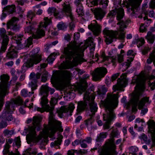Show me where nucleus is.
Returning <instances> with one entry per match:
<instances>
[{
	"label": "nucleus",
	"instance_id": "obj_40",
	"mask_svg": "<svg viewBox=\"0 0 155 155\" xmlns=\"http://www.w3.org/2000/svg\"><path fill=\"white\" fill-rule=\"evenodd\" d=\"M153 61V63L155 66V54H152L148 59L147 60V62L148 64H150Z\"/></svg>",
	"mask_w": 155,
	"mask_h": 155
},
{
	"label": "nucleus",
	"instance_id": "obj_64",
	"mask_svg": "<svg viewBox=\"0 0 155 155\" xmlns=\"http://www.w3.org/2000/svg\"><path fill=\"white\" fill-rule=\"evenodd\" d=\"M75 150H71L68 151V155H74V151Z\"/></svg>",
	"mask_w": 155,
	"mask_h": 155
},
{
	"label": "nucleus",
	"instance_id": "obj_50",
	"mask_svg": "<svg viewBox=\"0 0 155 155\" xmlns=\"http://www.w3.org/2000/svg\"><path fill=\"white\" fill-rule=\"evenodd\" d=\"M55 55L56 54L54 53H53L51 54L50 56L48 57L47 59V61L49 63H52L54 61L55 58L52 57H54Z\"/></svg>",
	"mask_w": 155,
	"mask_h": 155
},
{
	"label": "nucleus",
	"instance_id": "obj_58",
	"mask_svg": "<svg viewBox=\"0 0 155 155\" xmlns=\"http://www.w3.org/2000/svg\"><path fill=\"white\" fill-rule=\"evenodd\" d=\"M133 60V58H129L127 60V62L126 63V65L127 66V68L130 66L131 62Z\"/></svg>",
	"mask_w": 155,
	"mask_h": 155
},
{
	"label": "nucleus",
	"instance_id": "obj_31",
	"mask_svg": "<svg viewBox=\"0 0 155 155\" xmlns=\"http://www.w3.org/2000/svg\"><path fill=\"white\" fill-rule=\"evenodd\" d=\"M107 90L105 86H101L98 88V91H97V94L100 96H102L105 95Z\"/></svg>",
	"mask_w": 155,
	"mask_h": 155
},
{
	"label": "nucleus",
	"instance_id": "obj_59",
	"mask_svg": "<svg viewBox=\"0 0 155 155\" xmlns=\"http://www.w3.org/2000/svg\"><path fill=\"white\" fill-rule=\"evenodd\" d=\"M81 140H76L74 142H73L72 143V145L73 146H75L76 145H78L79 143L80 144Z\"/></svg>",
	"mask_w": 155,
	"mask_h": 155
},
{
	"label": "nucleus",
	"instance_id": "obj_51",
	"mask_svg": "<svg viewBox=\"0 0 155 155\" xmlns=\"http://www.w3.org/2000/svg\"><path fill=\"white\" fill-rule=\"evenodd\" d=\"M34 30L33 27L32 26H30L26 27L25 28V33H32L34 31Z\"/></svg>",
	"mask_w": 155,
	"mask_h": 155
},
{
	"label": "nucleus",
	"instance_id": "obj_6",
	"mask_svg": "<svg viewBox=\"0 0 155 155\" xmlns=\"http://www.w3.org/2000/svg\"><path fill=\"white\" fill-rule=\"evenodd\" d=\"M95 96L94 92L91 90L87 91L84 95V101H80L78 103L77 110L80 112L84 110L87 104L90 107V110L94 115L97 110V104L94 101Z\"/></svg>",
	"mask_w": 155,
	"mask_h": 155
},
{
	"label": "nucleus",
	"instance_id": "obj_32",
	"mask_svg": "<svg viewBox=\"0 0 155 155\" xmlns=\"http://www.w3.org/2000/svg\"><path fill=\"white\" fill-rule=\"evenodd\" d=\"M130 4L133 8H135L139 5L141 0H129Z\"/></svg>",
	"mask_w": 155,
	"mask_h": 155
},
{
	"label": "nucleus",
	"instance_id": "obj_17",
	"mask_svg": "<svg viewBox=\"0 0 155 155\" xmlns=\"http://www.w3.org/2000/svg\"><path fill=\"white\" fill-rule=\"evenodd\" d=\"M75 107L73 103L70 104L68 107H62L60 110L58 111V116L61 117H62L63 115V113H69L70 115H71V113L74 110Z\"/></svg>",
	"mask_w": 155,
	"mask_h": 155
},
{
	"label": "nucleus",
	"instance_id": "obj_24",
	"mask_svg": "<svg viewBox=\"0 0 155 155\" xmlns=\"http://www.w3.org/2000/svg\"><path fill=\"white\" fill-rule=\"evenodd\" d=\"M11 112L6 110H4L2 115V117L3 119L9 121L12 120L14 118L11 114Z\"/></svg>",
	"mask_w": 155,
	"mask_h": 155
},
{
	"label": "nucleus",
	"instance_id": "obj_54",
	"mask_svg": "<svg viewBox=\"0 0 155 155\" xmlns=\"http://www.w3.org/2000/svg\"><path fill=\"white\" fill-rule=\"evenodd\" d=\"M85 140H81L80 144L81 146L83 148H85L87 147V145L86 144Z\"/></svg>",
	"mask_w": 155,
	"mask_h": 155
},
{
	"label": "nucleus",
	"instance_id": "obj_8",
	"mask_svg": "<svg viewBox=\"0 0 155 155\" xmlns=\"http://www.w3.org/2000/svg\"><path fill=\"white\" fill-rule=\"evenodd\" d=\"M9 79V76L5 74H3L0 77L1 81L0 83V111L4 104V97L8 94L7 89Z\"/></svg>",
	"mask_w": 155,
	"mask_h": 155
},
{
	"label": "nucleus",
	"instance_id": "obj_49",
	"mask_svg": "<svg viewBox=\"0 0 155 155\" xmlns=\"http://www.w3.org/2000/svg\"><path fill=\"white\" fill-rule=\"evenodd\" d=\"M48 76V72L46 71H44L41 77V81L43 82H45L47 80Z\"/></svg>",
	"mask_w": 155,
	"mask_h": 155
},
{
	"label": "nucleus",
	"instance_id": "obj_43",
	"mask_svg": "<svg viewBox=\"0 0 155 155\" xmlns=\"http://www.w3.org/2000/svg\"><path fill=\"white\" fill-rule=\"evenodd\" d=\"M58 29L59 30H64L67 28V26L64 23H59L57 25Z\"/></svg>",
	"mask_w": 155,
	"mask_h": 155
},
{
	"label": "nucleus",
	"instance_id": "obj_29",
	"mask_svg": "<svg viewBox=\"0 0 155 155\" xmlns=\"http://www.w3.org/2000/svg\"><path fill=\"white\" fill-rule=\"evenodd\" d=\"M3 10L9 14H12L15 11V6L14 5H8L4 8Z\"/></svg>",
	"mask_w": 155,
	"mask_h": 155
},
{
	"label": "nucleus",
	"instance_id": "obj_55",
	"mask_svg": "<svg viewBox=\"0 0 155 155\" xmlns=\"http://www.w3.org/2000/svg\"><path fill=\"white\" fill-rule=\"evenodd\" d=\"M26 107L24 106H21L19 109V112L21 114H23L25 113V110L24 109V108Z\"/></svg>",
	"mask_w": 155,
	"mask_h": 155
},
{
	"label": "nucleus",
	"instance_id": "obj_21",
	"mask_svg": "<svg viewBox=\"0 0 155 155\" xmlns=\"http://www.w3.org/2000/svg\"><path fill=\"white\" fill-rule=\"evenodd\" d=\"M91 114H89L88 115L89 116H90V117L86 120L85 122V125L88 130L89 131H91L92 129L93 126H92V124L94 121V119L93 118V117L95 115V114L93 115L92 114V112H91ZM94 114H95V113Z\"/></svg>",
	"mask_w": 155,
	"mask_h": 155
},
{
	"label": "nucleus",
	"instance_id": "obj_12",
	"mask_svg": "<svg viewBox=\"0 0 155 155\" xmlns=\"http://www.w3.org/2000/svg\"><path fill=\"white\" fill-rule=\"evenodd\" d=\"M118 134L117 130L116 129L113 130L111 133L112 137L107 140L103 148L115 151L116 146L114 142V137H116Z\"/></svg>",
	"mask_w": 155,
	"mask_h": 155
},
{
	"label": "nucleus",
	"instance_id": "obj_22",
	"mask_svg": "<svg viewBox=\"0 0 155 155\" xmlns=\"http://www.w3.org/2000/svg\"><path fill=\"white\" fill-rule=\"evenodd\" d=\"M0 36L3 39L2 43L8 44L9 38L6 34V31L4 28H0Z\"/></svg>",
	"mask_w": 155,
	"mask_h": 155
},
{
	"label": "nucleus",
	"instance_id": "obj_2",
	"mask_svg": "<svg viewBox=\"0 0 155 155\" xmlns=\"http://www.w3.org/2000/svg\"><path fill=\"white\" fill-rule=\"evenodd\" d=\"M87 47H90V50L94 51L95 44L92 37H89L83 46L80 47L77 45L75 41H71L64 48L63 54L66 59L65 62L61 64L63 68L69 69L85 61L80 57V53L83 52Z\"/></svg>",
	"mask_w": 155,
	"mask_h": 155
},
{
	"label": "nucleus",
	"instance_id": "obj_30",
	"mask_svg": "<svg viewBox=\"0 0 155 155\" xmlns=\"http://www.w3.org/2000/svg\"><path fill=\"white\" fill-rule=\"evenodd\" d=\"M146 38L150 43L152 44L155 39V35L151 31H148Z\"/></svg>",
	"mask_w": 155,
	"mask_h": 155
},
{
	"label": "nucleus",
	"instance_id": "obj_60",
	"mask_svg": "<svg viewBox=\"0 0 155 155\" xmlns=\"http://www.w3.org/2000/svg\"><path fill=\"white\" fill-rule=\"evenodd\" d=\"M47 66V64L45 63H43L40 64V66H38V69H41L42 68H45Z\"/></svg>",
	"mask_w": 155,
	"mask_h": 155
},
{
	"label": "nucleus",
	"instance_id": "obj_7",
	"mask_svg": "<svg viewBox=\"0 0 155 155\" xmlns=\"http://www.w3.org/2000/svg\"><path fill=\"white\" fill-rule=\"evenodd\" d=\"M71 73L68 71H64L62 72L56 71L53 74L51 81L52 84H64L71 80Z\"/></svg>",
	"mask_w": 155,
	"mask_h": 155
},
{
	"label": "nucleus",
	"instance_id": "obj_42",
	"mask_svg": "<svg viewBox=\"0 0 155 155\" xmlns=\"http://www.w3.org/2000/svg\"><path fill=\"white\" fill-rule=\"evenodd\" d=\"M136 40L137 46L138 47L142 46L145 42L144 39L142 38H138Z\"/></svg>",
	"mask_w": 155,
	"mask_h": 155
},
{
	"label": "nucleus",
	"instance_id": "obj_23",
	"mask_svg": "<svg viewBox=\"0 0 155 155\" xmlns=\"http://www.w3.org/2000/svg\"><path fill=\"white\" fill-rule=\"evenodd\" d=\"M89 77V75L88 74H84L82 77V79L84 80V81L85 83L84 85H81L78 87V91L80 94L82 93L86 89L87 87V84L85 82V80L88 78Z\"/></svg>",
	"mask_w": 155,
	"mask_h": 155
},
{
	"label": "nucleus",
	"instance_id": "obj_1",
	"mask_svg": "<svg viewBox=\"0 0 155 155\" xmlns=\"http://www.w3.org/2000/svg\"><path fill=\"white\" fill-rule=\"evenodd\" d=\"M54 91V89L49 87L46 84L43 85L41 87L39 94L42 97L41 98L40 103L45 111L49 112V125H45L43 131L38 137H36L35 130L37 131L40 130V122L42 120V118L41 117H34L32 120L33 125L29 127L28 134L27 136L26 139L28 141L38 143L42 147L47 144L48 137H52L57 129L55 126L57 121L54 119L53 113L54 108V106L52 105L50 106L47 104L48 100L47 97L49 91H50V94H52Z\"/></svg>",
	"mask_w": 155,
	"mask_h": 155
},
{
	"label": "nucleus",
	"instance_id": "obj_14",
	"mask_svg": "<svg viewBox=\"0 0 155 155\" xmlns=\"http://www.w3.org/2000/svg\"><path fill=\"white\" fill-rule=\"evenodd\" d=\"M17 43L21 48L25 47H29L32 43V39L29 38L26 40L23 39V36H15L14 39Z\"/></svg>",
	"mask_w": 155,
	"mask_h": 155
},
{
	"label": "nucleus",
	"instance_id": "obj_46",
	"mask_svg": "<svg viewBox=\"0 0 155 155\" xmlns=\"http://www.w3.org/2000/svg\"><path fill=\"white\" fill-rule=\"evenodd\" d=\"M8 125L6 120H2L0 122V129L5 128Z\"/></svg>",
	"mask_w": 155,
	"mask_h": 155
},
{
	"label": "nucleus",
	"instance_id": "obj_26",
	"mask_svg": "<svg viewBox=\"0 0 155 155\" xmlns=\"http://www.w3.org/2000/svg\"><path fill=\"white\" fill-rule=\"evenodd\" d=\"M108 1L107 0H93L92 4L95 5H97L98 4L103 5V7L106 8L108 5Z\"/></svg>",
	"mask_w": 155,
	"mask_h": 155
},
{
	"label": "nucleus",
	"instance_id": "obj_15",
	"mask_svg": "<svg viewBox=\"0 0 155 155\" xmlns=\"http://www.w3.org/2000/svg\"><path fill=\"white\" fill-rule=\"evenodd\" d=\"M126 77V74L124 73L120 76V78L118 79L117 84L114 85L113 88L114 91L120 90L121 87L126 86L127 83Z\"/></svg>",
	"mask_w": 155,
	"mask_h": 155
},
{
	"label": "nucleus",
	"instance_id": "obj_25",
	"mask_svg": "<svg viewBox=\"0 0 155 155\" xmlns=\"http://www.w3.org/2000/svg\"><path fill=\"white\" fill-rule=\"evenodd\" d=\"M7 56L9 58H14L17 56V51L14 49V47H12L11 49L8 50V51L7 54Z\"/></svg>",
	"mask_w": 155,
	"mask_h": 155
},
{
	"label": "nucleus",
	"instance_id": "obj_27",
	"mask_svg": "<svg viewBox=\"0 0 155 155\" xmlns=\"http://www.w3.org/2000/svg\"><path fill=\"white\" fill-rule=\"evenodd\" d=\"M115 154V151L103 148L100 155H114Z\"/></svg>",
	"mask_w": 155,
	"mask_h": 155
},
{
	"label": "nucleus",
	"instance_id": "obj_36",
	"mask_svg": "<svg viewBox=\"0 0 155 155\" xmlns=\"http://www.w3.org/2000/svg\"><path fill=\"white\" fill-rule=\"evenodd\" d=\"M37 81L35 79H31V81L29 83V85L31 86L32 90V92H33V91L36 89L38 86L37 85Z\"/></svg>",
	"mask_w": 155,
	"mask_h": 155
},
{
	"label": "nucleus",
	"instance_id": "obj_9",
	"mask_svg": "<svg viewBox=\"0 0 155 155\" xmlns=\"http://www.w3.org/2000/svg\"><path fill=\"white\" fill-rule=\"evenodd\" d=\"M39 51V48L32 50L29 54L30 58L28 59L25 65L28 67H32L34 64H37L41 61V56L38 54Z\"/></svg>",
	"mask_w": 155,
	"mask_h": 155
},
{
	"label": "nucleus",
	"instance_id": "obj_39",
	"mask_svg": "<svg viewBox=\"0 0 155 155\" xmlns=\"http://www.w3.org/2000/svg\"><path fill=\"white\" fill-rule=\"evenodd\" d=\"M34 92H28L27 90L25 89H23L21 91V95L24 97H29L32 94H33Z\"/></svg>",
	"mask_w": 155,
	"mask_h": 155
},
{
	"label": "nucleus",
	"instance_id": "obj_37",
	"mask_svg": "<svg viewBox=\"0 0 155 155\" xmlns=\"http://www.w3.org/2000/svg\"><path fill=\"white\" fill-rule=\"evenodd\" d=\"M76 12L79 16H81L84 15L83 7L82 5L77 7Z\"/></svg>",
	"mask_w": 155,
	"mask_h": 155
},
{
	"label": "nucleus",
	"instance_id": "obj_13",
	"mask_svg": "<svg viewBox=\"0 0 155 155\" xmlns=\"http://www.w3.org/2000/svg\"><path fill=\"white\" fill-rule=\"evenodd\" d=\"M23 101L20 97H17L15 99L12 100L11 102L7 101L4 110L12 112L15 110L14 107L15 105H20L22 104Z\"/></svg>",
	"mask_w": 155,
	"mask_h": 155
},
{
	"label": "nucleus",
	"instance_id": "obj_57",
	"mask_svg": "<svg viewBox=\"0 0 155 155\" xmlns=\"http://www.w3.org/2000/svg\"><path fill=\"white\" fill-rule=\"evenodd\" d=\"M120 74L119 73H117L115 74H113L111 77V80L112 81L115 80L117 77Z\"/></svg>",
	"mask_w": 155,
	"mask_h": 155
},
{
	"label": "nucleus",
	"instance_id": "obj_61",
	"mask_svg": "<svg viewBox=\"0 0 155 155\" xmlns=\"http://www.w3.org/2000/svg\"><path fill=\"white\" fill-rule=\"evenodd\" d=\"M69 27L70 30H73L74 27H75V25L74 23V22L73 21H72L69 24Z\"/></svg>",
	"mask_w": 155,
	"mask_h": 155
},
{
	"label": "nucleus",
	"instance_id": "obj_34",
	"mask_svg": "<svg viewBox=\"0 0 155 155\" xmlns=\"http://www.w3.org/2000/svg\"><path fill=\"white\" fill-rule=\"evenodd\" d=\"M48 13L54 14V15L55 17H57L58 15V12L56 10V8L54 7H51L49 8L48 10Z\"/></svg>",
	"mask_w": 155,
	"mask_h": 155
},
{
	"label": "nucleus",
	"instance_id": "obj_63",
	"mask_svg": "<svg viewBox=\"0 0 155 155\" xmlns=\"http://www.w3.org/2000/svg\"><path fill=\"white\" fill-rule=\"evenodd\" d=\"M150 7L152 8H154L155 7V0H152L151 1Z\"/></svg>",
	"mask_w": 155,
	"mask_h": 155
},
{
	"label": "nucleus",
	"instance_id": "obj_11",
	"mask_svg": "<svg viewBox=\"0 0 155 155\" xmlns=\"http://www.w3.org/2000/svg\"><path fill=\"white\" fill-rule=\"evenodd\" d=\"M107 72V69L104 67H99L96 68L91 74L94 81H100L104 77Z\"/></svg>",
	"mask_w": 155,
	"mask_h": 155
},
{
	"label": "nucleus",
	"instance_id": "obj_38",
	"mask_svg": "<svg viewBox=\"0 0 155 155\" xmlns=\"http://www.w3.org/2000/svg\"><path fill=\"white\" fill-rule=\"evenodd\" d=\"M107 135V132H102L97 137L96 140L97 142H99L102 140L103 139L106 137Z\"/></svg>",
	"mask_w": 155,
	"mask_h": 155
},
{
	"label": "nucleus",
	"instance_id": "obj_45",
	"mask_svg": "<svg viewBox=\"0 0 155 155\" xmlns=\"http://www.w3.org/2000/svg\"><path fill=\"white\" fill-rule=\"evenodd\" d=\"M41 76V74L39 73L35 74L34 73H31V74L30 77L31 79H35L37 81V79L39 78Z\"/></svg>",
	"mask_w": 155,
	"mask_h": 155
},
{
	"label": "nucleus",
	"instance_id": "obj_48",
	"mask_svg": "<svg viewBox=\"0 0 155 155\" xmlns=\"http://www.w3.org/2000/svg\"><path fill=\"white\" fill-rule=\"evenodd\" d=\"M138 150V149L135 147L131 146L129 148L130 153H132L133 155H136V152Z\"/></svg>",
	"mask_w": 155,
	"mask_h": 155
},
{
	"label": "nucleus",
	"instance_id": "obj_35",
	"mask_svg": "<svg viewBox=\"0 0 155 155\" xmlns=\"http://www.w3.org/2000/svg\"><path fill=\"white\" fill-rule=\"evenodd\" d=\"M63 138V136L59 134L57 140L55 141L54 143H51V146H57L58 145H60Z\"/></svg>",
	"mask_w": 155,
	"mask_h": 155
},
{
	"label": "nucleus",
	"instance_id": "obj_10",
	"mask_svg": "<svg viewBox=\"0 0 155 155\" xmlns=\"http://www.w3.org/2000/svg\"><path fill=\"white\" fill-rule=\"evenodd\" d=\"M44 23H41L40 25L39 28L37 29L35 34L32 35L33 38L35 39L39 38L44 36L45 35V32L44 30L41 28V27L46 28L48 25L51 23V20L47 17H45L44 18Z\"/></svg>",
	"mask_w": 155,
	"mask_h": 155
},
{
	"label": "nucleus",
	"instance_id": "obj_3",
	"mask_svg": "<svg viewBox=\"0 0 155 155\" xmlns=\"http://www.w3.org/2000/svg\"><path fill=\"white\" fill-rule=\"evenodd\" d=\"M116 14L117 18L118 21L117 25H119L118 31L110 30L105 28L103 31L105 38V41L107 44L111 43L114 38L124 40L125 37L124 29L127 28V25L130 21L122 19L124 16V9L121 8L112 10L108 14V16L111 18L115 17Z\"/></svg>",
	"mask_w": 155,
	"mask_h": 155
},
{
	"label": "nucleus",
	"instance_id": "obj_4",
	"mask_svg": "<svg viewBox=\"0 0 155 155\" xmlns=\"http://www.w3.org/2000/svg\"><path fill=\"white\" fill-rule=\"evenodd\" d=\"M118 93L112 94L108 93L104 101H101V103L106 110L107 114H103V119L105 121L103 125L104 129L109 128L111 122L115 118L114 110L118 105Z\"/></svg>",
	"mask_w": 155,
	"mask_h": 155
},
{
	"label": "nucleus",
	"instance_id": "obj_33",
	"mask_svg": "<svg viewBox=\"0 0 155 155\" xmlns=\"http://www.w3.org/2000/svg\"><path fill=\"white\" fill-rule=\"evenodd\" d=\"M14 133V131L13 130H9L8 129H5L3 132V134L5 137H11Z\"/></svg>",
	"mask_w": 155,
	"mask_h": 155
},
{
	"label": "nucleus",
	"instance_id": "obj_56",
	"mask_svg": "<svg viewBox=\"0 0 155 155\" xmlns=\"http://www.w3.org/2000/svg\"><path fill=\"white\" fill-rule=\"evenodd\" d=\"M75 69L79 75H81L85 72V71L83 70L80 69L78 68H77Z\"/></svg>",
	"mask_w": 155,
	"mask_h": 155
},
{
	"label": "nucleus",
	"instance_id": "obj_5",
	"mask_svg": "<svg viewBox=\"0 0 155 155\" xmlns=\"http://www.w3.org/2000/svg\"><path fill=\"white\" fill-rule=\"evenodd\" d=\"M135 88V92L133 93L132 98L130 102L127 104L128 107H129L131 105H132V110L133 112L137 110V106H138L139 109H140L143 107L145 103L148 102L149 101L148 98L143 97L139 101V99L145 89L144 81H139L137 82Z\"/></svg>",
	"mask_w": 155,
	"mask_h": 155
},
{
	"label": "nucleus",
	"instance_id": "obj_53",
	"mask_svg": "<svg viewBox=\"0 0 155 155\" xmlns=\"http://www.w3.org/2000/svg\"><path fill=\"white\" fill-rule=\"evenodd\" d=\"M82 1V0H75L74 3L76 5L77 7L82 5L81 2Z\"/></svg>",
	"mask_w": 155,
	"mask_h": 155
},
{
	"label": "nucleus",
	"instance_id": "obj_16",
	"mask_svg": "<svg viewBox=\"0 0 155 155\" xmlns=\"http://www.w3.org/2000/svg\"><path fill=\"white\" fill-rule=\"evenodd\" d=\"M18 19L15 17L12 18L7 23V26L8 29H10L13 31H18L20 28L18 25L17 24Z\"/></svg>",
	"mask_w": 155,
	"mask_h": 155
},
{
	"label": "nucleus",
	"instance_id": "obj_62",
	"mask_svg": "<svg viewBox=\"0 0 155 155\" xmlns=\"http://www.w3.org/2000/svg\"><path fill=\"white\" fill-rule=\"evenodd\" d=\"M74 39H78L80 37L79 33L78 32L75 33L74 34Z\"/></svg>",
	"mask_w": 155,
	"mask_h": 155
},
{
	"label": "nucleus",
	"instance_id": "obj_28",
	"mask_svg": "<svg viewBox=\"0 0 155 155\" xmlns=\"http://www.w3.org/2000/svg\"><path fill=\"white\" fill-rule=\"evenodd\" d=\"M148 127L150 132L155 134V122L153 120H149L147 122Z\"/></svg>",
	"mask_w": 155,
	"mask_h": 155
},
{
	"label": "nucleus",
	"instance_id": "obj_19",
	"mask_svg": "<svg viewBox=\"0 0 155 155\" xmlns=\"http://www.w3.org/2000/svg\"><path fill=\"white\" fill-rule=\"evenodd\" d=\"M62 6L63 8L62 11V12L65 14L67 16L70 17L71 20H73L74 18L71 12V8L69 3L65 1Z\"/></svg>",
	"mask_w": 155,
	"mask_h": 155
},
{
	"label": "nucleus",
	"instance_id": "obj_18",
	"mask_svg": "<svg viewBox=\"0 0 155 155\" xmlns=\"http://www.w3.org/2000/svg\"><path fill=\"white\" fill-rule=\"evenodd\" d=\"M95 23H91L88 25V28L92 31L93 34L96 36L98 35L101 32V27L100 25L97 23L95 20H94Z\"/></svg>",
	"mask_w": 155,
	"mask_h": 155
},
{
	"label": "nucleus",
	"instance_id": "obj_20",
	"mask_svg": "<svg viewBox=\"0 0 155 155\" xmlns=\"http://www.w3.org/2000/svg\"><path fill=\"white\" fill-rule=\"evenodd\" d=\"M95 17L97 20H101L105 16V11L101 8H95L93 11Z\"/></svg>",
	"mask_w": 155,
	"mask_h": 155
},
{
	"label": "nucleus",
	"instance_id": "obj_44",
	"mask_svg": "<svg viewBox=\"0 0 155 155\" xmlns=\"http://www.w3.org/2000/svg\"><path fill=\"white\" fill-rule=\"evenodd\" d=\"M35 14L31 11H29L28 12L27 16V18L29 19H28L29 23L30 22V21L32 20V18L35 17Z\"/></svg>",
	"mask_w": 155,
	"mask_h": 155
},
{
	"label": "nucleus",
	"instance_id": "obj_47",
	"mask_svg": "<svg viewBox=\"0 0 155 155\" xmlns=\"http://www.w3.org/2000/svg\"><path fill=\"white\" fill-rule=\"evenodd\" d=\"M14 143L18 147H19L21 145V141L20 140V138L19 137H15L14 140V143L13 144H14Z\"/></svg>",
	"mask_w": 155,
	"mask_h": 155
},
{
	"label": "nucleus",
	"instance_id": "obj_41",
	"mask_svg": "<svg viewBox=\"0 0 155 155\" xmlns=\"http://www.w3.org/2000/svg\"><path fill=\"white\" fill-rule=\"evenodd\" d=\"M116 61H117L120 63L122 62L123 61V56L122 54H118L117 55V58H115L112 59V62H115Z\"/></svg>",
	"mask_w": 155,
	"mask_h": 155
},
{
	"label": "nucleus",
	"instance_id": "obj_52",
	"mask_svg": "<svg viewBox=\"0 0 155 155\" xmlns=\"http://www.w3.org/2000/svg\"><path fill=\"white\" fill-rule=\"evenodd\" d=\"M8 44H7L2 43V46L0 50V55L5 52Z\"/></svg>",
	"mask_w": 155,
	"mask_h": 155
}]
</instances>
